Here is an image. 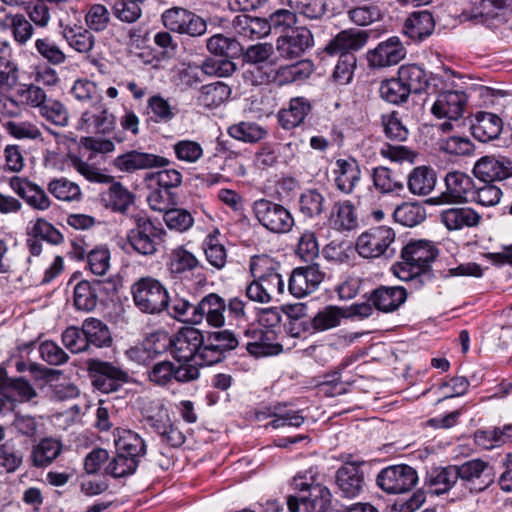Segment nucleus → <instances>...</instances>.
Segmentation results:
<instances>
[{"mask_svg": "<svg viewBox=\"0 0 512 512\" xmlns=\"http://www.w3.org/2000/svg\"><path fill=\"white\" fill-rule=\"evenodd\" d=\"M379 92L383 100L395 105L405 103L410 96L409 90L397 77L382 81Z\"/></svg>", "mask_w": 512, "mask_h": 512, "instance_id": "obj_53", "label": "nucleus"}, {"mask_svg": "<svg viewBox=\"0 0 512 512\" xmlns=\"http://www.w3.org/2000/svg\"><path fill=\"white\" fill-rule=\"evenodd\" d=\"M98 302L97 288L94 283L83 280L74 288V305L77 310L90 312Z\"/></svg>", "mask_w": 512, "mask_h": 512, "instance_id": "obj_49", "label": "nucleus"}, {"mask_svg": "<svg viewBox=\"0 0 512 512\" xmlns=\"http://www.w3.org/2000/svg\"><path fill=\"white\" fill-rule=\"evenodd\" d=\"M206 261L216 270H222L227 263V250L219 240L216 231L207 235L203 243Z\"/></svg>", "mask_w": 512, "mask_h": 512, "instance_id": "obj_45", "label": "nucleus"}, {"mask_svg": "<svg viewBox=\"0 0 512 512\" xmlns=\"http://www.w3.org/2000/svg\"><path fill=\"white\" fill-rule=\"evenodd\" d=\"M467 5L463 9L460 18L462 21H474L486 23L512 6V0H465Z\"/></svg>", "mask_w": 512, "mask_h": 512, "instance_id": "obj_14", "label": "nucleus"}, {"mask_svg": "<svg viewBox=\"0 0 512 512\" xmlns=\"http://www.w3.org/2000/svg\"><path fill=\"white\" fill-rule=\"evenodd\" d=\"M39 111L43 118L56 126L64 127L68 124V111L60 101L47 100Z\"/></svg>", "mask_w": 512, "mask_h": 512, "instance_id": "obj_64", "label": "nucleus"}, {"mask_svg": "<svg viewBox=\"0 0 512 512\" xmlns=\"http://www.w3.org/2000/svg\"><path fill=\"white\" fill-rule=\"evenodd\" d=\"M35 49L43 59L53 65H61L66 61V54L48 37L37 39Z\"/></svg>", "mask_w": 512, "mask_h": 512, "instance_id": "obj_62", "label": "nucleus"}, {"mask_svg": "<svg viewBox=\"0 0 512 512\" xmlns=\"http://www.w3.org/2000/svg\"><path fill=\"white\" fill-rule=\"evenodd\" d=\"M406 56V49L397 36L380 42L367 52L369 67L382 69L398 64Z\"/></svg>", "mask_w": 512, "mask_h": 512, "instance_id": "obj_12", "label": "nucleus"}, {"mask_svg": "<svg viewBox=\"0 0 512 512\" xmlns=\"http://www.w3.org/2000/svg\"><path fill=\"white\" fill-rule=\"evenodd\" d=\"M11 189L29 206L37 210H47L51 201L45 191L27 179L14 176L10 179Z\"/></svg>", "mask_w": 512, "mask_h": 512, "instance_id": "obj_23", "label": "nucleus"}, {"mask_svg": "<svg viewBox=\"0 0 512 512\" xmlns=\"http://www.w3.org/2000/svg\"><path fill=\"white\" fill-rule=\"evenodd\" d=\"M418 476L414 468L408 465H392L382 469L377 477V486L388 494H400L410 491L417 483Z\"/></svg>", "mask_w": 512, "mask_h": 512, "instance_id": "obj_7", "label": "nucleus"}, {"mask_svg": "<svg viewBox=\"0 0 512 512\" xmlns=\"http://www.w3.org/2000/svg\"><path fill=\"white\" fill-rule=\"evenodd\" d=\"M440 219L448 230L457 231L477 227L482 217L470 207H457L443 210Z\"/></svg>", "mask_w": 512, "mask_h": 512, "instance_id": "obj_25", "label": "nucleus"}, {"mask_svg": "<svg viewBox=\"0 0 512 512\" xmlns=\"http://www.w3.org/2000/svg\"><path fill=\"white\" fill-rule=\"evenodd\" d=\"M88 365L93 386L103 393L117 391L127 381L126 373L110 363L91 360Z\"/></svg>", "mask_w": 512, "mask_h": 512, "instance_id": "obj_13", "label": "nucleus"}, {"mask_svg": "<svg viewBox=\"0 0 512 512\" xmlns=\"http://www.w3.org/2000/svg\"><path fill=\"white\" fill-rule=\"evenodd\" d=\"M48 191L62 201L80 200L81 190L79 186L66 178L54 179L48 185Z\"/></svg>", "mask_w": 512, "mask_h": 512, "instance_id": "obj_57", "label": "nucleus"}, {"mask_svg": "<svg viewBox=\"0 0 512 512\" xmlns=\"http://www.w3.org/2000/svg\"><path fill=\"white\" fill-rule=\"evenodd\" d=\"M133 228L130 230V246L142 255H152L156 252L157 228L146 217L133 216Z\"/></svg>", "mask_w": 512, "mask_h": 512, "instance_id": "obj_18", "label": "nucleus"}, {"mask_svg": "<svg viewBox=\"0 0 512 512\" xmlns=\"http://www.w3.org/2000/svg\"><path fill=\"white\" fill-rule=\"evenodd\" d=\"M168 267L173 274L191 272L203 267L198 258L184 246L173 249L169 255Z\"/></svg>", "mask_w": 512, "mask_h": 512, "instance_id": "obj_44", "label": "nucleus"}, {"mask_svg": "<svg viewBox=\"0 0 512 512\" xmlns=\"http://www.w3.org/2000/svg\"><path fill=\"white\" fill-rule=\"evenodd\" d=\"M254 341L246 343L247 351L255 356H270L276 355L282 351V346L278 343H273L274 332L273 331H263V330H255Z\"/></svg>", "mask_w": 512, "mask_h": 512, "instance_id": "obj_43", "label": "nucleus"}, {"mask_svg": "<svg viewBox=\"0 0 512 512\" xmlns=\"http://www.w3.org/2000/svg\"><path fill=\"white\" fill-rule=\"evenodd\" d=\"M225 310V300L216 293H210L193 308L191 324H200L205 318L210 326L222 327L225 324Z\"/></svg>", "mask_w": 512, "mask_h": 512, "instance_id": "obj_15", "label": "nucleus"}, {"mask_svg": "<svg viewBox=\"0 0 512 512\" xmlns=\"http://www.w3.org/2000/svg\"><path fill=\"white\" fill-rule=\"evenodd\" d=\"M0 29L8 30L13 40L20 46L31 40L34 34L32 23L22 13H8L0 21Z\"/></svg>", "mask_w": 512, "mask_h": 512, "instance_id": "obj_29", "label": "nucleus"}, {"mask_svg": "<svg viewBox=\"0 0 512 512\" xmlns=\"http://www.w3.org/2000/svg\"><path fill=\"white\" fill-rule=\"evenodd\" d=\"M233 28L240 37L249 40L262 38L270 32L267 20L249 15L236 16L233 20Z\"/></svg>", "mask_w": 512, "mask_h": 512, "instance_id": "obj_34", "label": "nucleus"}, {"mask_svg": "<svg viewBox=\"0 0 512 512\" xmlns=\"http://www.w3.org/2000/svg\"><path fill=\"white\" fill-rule=\"evenodd\" d=\"M335 184L339 191L351 194L361 179V170L355 159H338L336 161Z\"/></svg>", "mask_w": 512, "mask_h": 512, "instance_id": "obj_28", "label": "nucleus"}, {"mask_svg": "<svg viewBox=\"0 0 512 512\" xmlns=\"http://www.w3.org/2000/svg\"><path fill=\"white\" fill-rule=\"evenodd\" d=\"M288 6L308 19H320L327 10L326 0H287Z\"/></svg>", "mask_w": 512, "mask_h": 512, "instance_id": "obj_55", "label": "nucleus"}, {"mask_svg": "<svg viewBox=\"0 0 512 512\" xmlns=\"http://www.w3.org/2000/svg\"><path fill=\"white\" fill-rule=\"evenodd\" d=\"M329 223L338 231H350L358 226L355 206L349 200L336 202L331 210Z\"/></svg>", "mask_w": 512, "mask_h": 512, "instance_id": "obj_32", "label": "nucleus"}, {"mask_svg": "<svg viewBox=\"0 0 512 512\" xmlns=\"http://www.w3.org/2000/svg\"><path fill=\"white\" fill-rule=\"evenodd\" d=\"M372 180L376 190L382 194H399L404 190L403 177L384 166L372 170Z\"/></svg>", "mask_w": 512, "mask_h": 512, "instance_id": "obj_39", "label": "nucleus"}, {"mask_svg": "<svg viewBox=\"0 0 512 512\" xmlns=\"http://www.w3.org/2000/svg\"><path fill=\"white\" fill-rule=\"evenodd\" d=\"M437 182L436 171L428 166L415 167L407 177L409 191L418 196H426L431 193Z\"/></svg>", "mask_w": 512, "mask_h": 512, "instance_id": "obj_31", "label": "nucleus"}, {"mask_svg": "<svg viewBox=\"0 0 512 512\" xmlns=\"http://www.w3.org/2000/svg\"><path fill=\"white\" fill-rule=\"evenodd\" d=\"M231 95V88L224 82L217 81L201 87L197 97L198 104L205 108H216L226 102Z\"/></svg>", "mask_w": 512, "mask_h": 512, "instance_id": "obj_40", "label": "nucleus"}, {"mask_svg": "<svg viewBox=\"0 0 512 512\" xmlns=\"http://www.w3.org/2000/svg\"><path fill=\"white\" fill-rule=\"evenodd\" d=\"M162 22L169 31L191 37L201 36L207 30L206 21L202 17L181 7L166 10L162 14Z\"/></svg>", "mask_w": 512, "mask_h": 512, "instance_id": "obj_8", "label": "nucleus"}, {"mask_svg": "<svg viewBox=\"0 0 512 512\" xmlns=\"http://www.w3.org/2000/svg\"><path fill=\"white\" fill-rule=\"evenodd\" d=\"M85 23L90 31L102 32L110 23V12L103 4H92L85 15Z\"/></svg>", "mask_w": 512, "mask_h": 512, "instance_id": "obj_61", "label": "nucleus"}, {"mask_svg": "<svg viewBox=\"0 0 512 512\" xmlns=\"http://www.w3.org/2000/svg\"><path fill=\"white\" fill-rule=\"evenodd\" d=\"M397 78L409 90L410 94H418L428 86L425 70L416 64H407L399 67Z\"/></svg>", "mask_w": 512, "mask_h": 512, "instance_id": "obj_41", "label": "nucleus"}, {"mask_svg": "<svg viewBox=\"0 0 512 512\" xmlns=\"http://www.w3.org/2000/svg\"><path fill=\"white\" fill-rule=\"evenodd\" d=\"M79 126L86 132L107 134L115 126V117L100 103L93 111L87 110L82 113Z\"/></svg>", "mask_w": 512, "mask_h": 512, "instance_id": "obj_26", "label": "nucleus"}, {"mask_svg": "<svg viewBox=\"0 0 512 512\" xmlns=\"http://www.w3.org/2000/svg\"><path fill=\"white\" fill-rule=\"evenodd\" d=\"M440 149L454 156H469L473 154L475 145L468 137L453 135L441 139Z\"/></svg>", "mask_w": 512, "mask_h": 512, "instance_id": "obj_59", "label": "nucleus"}, {"mask_svg": "<svg viewBox=\"0 0 512 512\" xmlns=\"http://www.w3.org/2000/svg\"><path fill=\"white\" fill-rule=\"evenodd\" d=\"M134 304L144 313L157 314L168 307L169 296L165 287L157 280L143 278L133 285Z\"/></svg>", "mask_w": 512, "mask_h": 512, "instance_id": "obj_3", "label": "nucleus"}, {"mask_svg": "<svg viewBox=\"0 0 512 512\" xmlns=\"http://www.w3.org/2000/svg\"><path fill=\"white\" fill-rule=\"evenodd\" d=\"M407 298L406 289L401 286H380L370 297L373 306L382 312L397 310Z\"/></svg>", "mask_w": 512, "mask_h": 512, "instance_id": "obj_27", "label": "nucleus"}, {"mask_svg": "<svg viewBox=\"0 0 512 512\" xmlns=\"http://www.w3.org/2000/svg\"><path fill=\"white\" fill-rule=\"evenodd\" d=\"M71 94L80 102L100 104L102 97L97 85L88 79H78L71 88Z\"/></svg>", "mask_w": 512, "mask_h": 512, "instance_id": "obj_60", "label": "nucleus"}, {"mask_svg": "<svg viewBox=\"0 0 512 512\" xmlns=\"http://www.w3.org/2000/svg\"><path fill=\"white\" fill-rule=\"evenodd\" d=\"M473 137L483 143L498 139L503 130V120L492 112L479 111L470 127Z\"/></svg>", "mask_w": 512, "mask_h": 512, "instance_id": "obj_22", "label": "nucleus"}, {"mask_svg": "<svg viewBox=\"0 0 512 512\" xmlns=\"http://www.w3.org/2000/svg\"><path fill=\"white\" fill-rule=\"evenodd\" d=\"M59 33L67 44L78 53H89L95 45L91 31L68 19H59Z\"/></svg>", "mask_w": 512, "mask_h": 512, "instance_id": "obj_20", "label": "nucleus"}, {"mask_svg": "<svg viewBox=\"0 0 512 512\" xmlns=\"http://www.w3.org/2000/svg\"><path fill=\"white\" fill-rule=\"evenodd\" d=\"M396 222L407 227H414L424 221L425 208L417 203H403L393 213Z\"/></svg>", "mask_w": 512, "mask_h": 512, "instance_id": "obj_52", "label": "nucleus"}, {"mask_svg": "<svg viewBox=\"0 0 512 512\" xmlns=\"http://www.w3.org/2000/svg\"><path fill=\"white\" fill-rule=\"evenodd\" d=\"M253 212L261 225L274 233H286L294 225L292 215L284 206L267 199L255 201Z\"/></svg>", "mask_w": 512, "mask_h": 512, "instance_id": "obj_6", "label": "nucleus"}, {"mask_svg": "<svg viewBox=\"0 0 512 512\" xmlns=\"http://www.w3.org/2000/svg\"><path fill=\"white\" fill-rule=\"evenodd\" d=\"M396 233L386 225L373 226L356 240V251L365 259L390 260L396 255Z\"/></svg>", "mask_w": 512, "mask_h": 512, "instance_id": "obj_2", "label": "nucleus"}, {"mask_svg": "<svg viewBox=\"0 0 512 512\" xmlns=\"http://www.w3.org/2000/svg\"><path fill=\"white\" fill-rule=\"evenodd\" d=\"M466 103L467 96L463 91H444L438 95L431 112L439 118L457 120L463 115Z\"/></svg>", "mask_w": 512, "mask_h": 512, "instance_id": "obj_21", "label": "nucleus"}, {"mask_svg": "<svg viewBox=\"0 0 512 512\" xmlns=\"http://www.w3.org/2000/svg\"><path fill=\"white\" fill-rule=\"evenodd\" d=\"M502 197V190L492 182H484L483 185L473 188L470 200L485 207L497 205Z\"/></svg>", "mask_w": 512, "mask_h": 512, "instance_id": "obj_56", "label": "nucleus"}, {"mask_svg": "<svg viewBox=\"0 0 512 512\" xmlns=\"http://www.w3.org/2000/svg\"><path fill=\"white\" fill-rule=\"evenodd\" d=\"M314 66L309 60H302L292 65L279 67L272 81L278 86H284L293 82L307 79L313 72Z\"/></svg>", "mask_w": 512, "mask_h": 512, "instance_id": "obj_36", "label": "nucleus"}, {"mask_svg": "<svg viewBox=\"0 0 512 512\" xmlns=\"http://www.w3.org/2000/svg\"><path fill=\"white\" fill-rule=\"evenodd\" d=\"M228 134L236 140L253 144L264 139L268 132L257 123L242 121L231 125L228 128Z\"/></svg>", "mask_w": 512, "mask_h": 512, "instance_id": "obj_46", "label": "nucleus"}, {"mask_svg": "<svg viewBox=\"0 0 512 512\" xmlns=\"http://www.w3.org/2000/svg\"><path fill=\"white\" fill-rule=\"evenodd\" d=\"M458 479L471 493H479L489 488L496 479L494 467L480 458L456 465Z\"/></svg>", "mask_w": 512, "mask_h": 512, "instance_id": "obj_5", "label": "nucleus"}, {"mask_svg": "<svg viewBox=\"0 0 512 512\" xmlns=\"http://www.w3.org/2000/svg\"><path fill=\"white\" fill-rule=\"evenodd\" d=\"M349 315L343 308L327 306L315 315L312 326L318 331H325L338 326L341 320Z\"/></svg>", "mask_w": 512, "mask_h": 512, "instance_id": "obj_51", "label": "nucleus"}, {"mask_svg": "<svg viewBox=\"0 0 512 512\" xmlns=\"http://www.w3.org/2000/svg\"><path fill=\"white\" fill-rule=\"evenodd\" d=\"M357 58L354 53H344L339 56L332 74L334 82L347 85L351 82L356 68Z\"/></svg>", "mask_w": 512, "mask_h": 512, "instance_id": "obj_58", "label": "nucleus"}, {"mask_svg": "<svg viewBox=\"0 0 512 512\" xmlns=\"http://www.w3.org/2000/svg\"><path fill=\"white\" fill-rule=\"evenodd\" d=\"M368 34L365 31L348 29L338 33L325 47L330 55L353 53L360 50L367 42Z\"/></svg>", "mask_w": 512, "mask_h": 512, "instance_id": "obj_24", "label": "nucleus"}, {"mask_svg": "<svg viewBox=\"0 0 512 512\" xmlns=\"http://www.w3.org/2000/svg\"><path fill=\"white\" fill-rule=\"evenodd\" d=\"M62 452L60 440L45 437L41 439L31 450L32 465L38 468L50 465Z\"/></svg>", "mask_w": 512, "mask_h": 512, "instance_id": "obj_35", "label": "nucleus"}, {"mask_svg": "<svg viewBox=\"0 0 512 512\" xmlns=\"http://www.w3.org/2000/svg\"><path fill=\"white\" fill-rule=\"evenodd\" d=\"M433 16L428 11H419L411 14L404 23L403 32L414 41H422L434 31Z\"/></svg>", "mask_w": 512, "mask_h": 512, "instance_id": "obj_30", "label": "nucleus"}, {"mask_svg": "<svg viewBox=\"0 0 512 512\" xmlns=\"http://www.w3.org/2000/svg\"><path fill=\"white\" fill-rule=\"evenodd\" d=\"M473 174L483 182L502 181L512 176V161L504 156H483L476 161Z\"/></svg>", "mask_w": 512, "mask_h": 512, "instance_id": "obj_17", "label": "nucleus"}, {"mask_svg": "<svg viewBox=\"0 0 512 512\" xmlns=\"http://www.w3.org/2000/svg\"><path fill=\"white\" fill-rule=\"evenodd\" d=\"M457 480L456 465L436 467L428 472L426 485L431 493L439 495L448 492Z\"/></svg>", "mask_w": 512, "mask_h": 512, "instance_id": "obj_33", "label": "nucleus"}, {"mask_svg": "<svg viewBox=\"0 0 512 512\" xmlns=\"http://www.w3.org/2000/svg\"><path fill=\"white\" fill-rule=\"evenodd\" d=\"M26 235V247L30 255L35 257L42 253V241L52 245H60L64 242L63 234L44 218H37L30 222Z\"/></svg>", "mask_w": 512, "mask_h": 512, "instance_id": "obj_10", "label": "nucleus"}, {"mask_svg": "<svg viewBox=\"0 0 512 512\" xmlns=\"http://www.w3.org/2000/svg\"><path fill=\"white\" fill-rule=\"evenodd\" d=\"M163 221L171 230L184 232L190 229L194 224L191 213L180 208L168 209L164 212Z\"/></svg>", "mask_w": 512, "mask_h": 512, "instance_id": "obj_63", "label": "nucleus"}, {"mask_svg": "<svg viewBox=\"0 0 512 512\" xmlns=\"http://www.w3.org/2000/svg\"><path fill=\"white\" fill-rule=\"evenodd\" d=\"M313 45V35L305 27H298L289 34L277 39L276 49L279 55L285 59L300 57Z\"/></svg>", "mask_w": 512, "mask_h": 512, "instance_id": "obj_19", "label": "nucleus"}, {"mask_svg": "<svg viewBox=\"0 0 512 512\" xmlns=\"http://www.w3.org/2000/svg\"><path fill=\"white\" fill-rule=\"evenodd\" d=\"M145 415L150 426L160 435L165 433L168 426L172 423L167 409L160 401H150L147 406L143 408Z\"/></svg>", "mask_w": 512, "mask_h": 512, "instance_id": "obj_50", "label": "nucleus"}, {"mask_svg": "<svg viewBox=\"0 0 512 512\" xmlns=\"http://www.w3.org/2000/svg\"><path fill=\"white\" fill-rule=\"evenodd\" d=\"M114 434L116 455L108 463L105 472L113 478H122L128 475V441L124 435Z\"/></svg>", "mask_w": 512, "mask_h": 512, "instance_id": "obj_38", "label": "nucleus"}, {"mask_svg": "<svg viewBox=\"0 0 512 512\" xmlns=\"http://www.w3.org/2000/svg\"><path fill=\"white\" fill-rule=\"evenodd\" d=\"M325 197L315 189H310L301 194L299 208L301 213L309 218L321 215L324 211Z\"/></svg>", "mask_w": 512, "mask_h": 512, "instance_id": "obj_54", "label": "nucleus"}, {"mask_svg": "<svg viewBox=\"0 0 512 512\" xmlns=\"http://www.w3.org/2000/svg\"><path fill=\"white\" fill-rule=\"evenodd\" d=\"M351 455L344 460L335 474V483L341 497L355 498L361 494L365 485V475L361 466L363 461L351 460Z\"/></svg>", "mask_w": 512, "mask_h": 512, "instance_id": "obj_9", "label": "nucleus"}, {"mask_svg": "<svg viewBox=\"0 0 512 512\" xmlns=\"http://www.w3.org/2000/svg\"><path fill=\"white\" fill-rule=\"evenodd\" d=\"M311 110L308 100L297 97L290 100L289 107L282 109L278 114L280 125L284 129H292L300 125Z\"/></svg>", "mask_w": 512, "mask_h": 512, "instance_id": "obj_37", "label": "nucleus"}, {"mask_svg": "<svg viewBox=\"0 0 512 512\" xmlns=\"http://www.w3.org/2000/svg\"><path fill=\"white\" fill-rule=\"evenodd\" d=\"M88 349L91 346L102 348L111 344L112 338L109 328L97 318H87L82 322Z\"/></svg>", "mask_w": 512, "mask_h": 512, "instance_id": "obj_42", "label": "nucleus"}, {"mask_svg": "<svg viewBox=\"0 0 512 512\" xmlns=\"http://www.w3.org/2000/svg\"><path fill=\"white\" fill-rule=\"evenodd\" d=\"M445 190L436 199V203L467 202L473 192V179L460 171H452L444 178Z\"/></svg>", "mask_w": 512, "mask_h": 512, "instance_id": "obj_16", "label": "nucleus"}, {"mask_svg": "<svg viewBox=\"0 0 512 512\" xmlns=\"http://www.w3.org/2000/svg\"><path fill=\"white\" fill-rule=\"evenodd\" d=\"M162 337L165 343L162 345L164 349L167 345L171 347V354L179 362L194 361L196 363L198 351L203 344V334L194 327L181 328L172 338H168L166 334H158V338Z\"/></svg>", "mask_w": 512, "mask_h": 512, "instance_id": "obj_4", "label": "nucleus"}, {"mask_svg": "<svg viewBox=\"0 0 512 512\" xmlns=\"http://www.w3.org/2000/svg\"><path fill=\"white\" fill-rule=\"evenodd\" d=\"M437 255L438 250L432 242L410 241L401 249V260L392 266L393 274L418 289L430 279L431 264Z\"/></svg>", "mask_w": 512, "mask_h": 512, "instance_id": "obj_1", "label": "nucleus"}, {"mask_svg": "<svg viewBox=\"0 0 512 512\" xmlns=\"http://www.w3.org/2000/svg\"><path fill=\"white\" fill-rule=\"evenodd\" d=\"M207 49L210 53L225 58H234L242 52V47L236 39L222 34L210 37L207 40Z\"/></svg>", "mask_w": 512, "mask_h": 512, "instance_id": "obj_48", "label": "nucleus"}, {"mask_svg": "<svg viewBox=\"0 0 512 512\" xmlns=\"http://www.w3.org/2000/svg\"><path fill=\"white\" fill-rule=\"evenodd\" d=\"M332 502L330 490L323 485L314 486L308 495L301 496V503L306 512H327Z\"/></svg>", "mask_w": 512, "mask_h": 512, "instance_id": "obj_47", "label": "nucleus"}, {"mask_svg": "<svg viewBox=\"0 0 512 512\" xmlns=\"http://www.w3.org/2000/svg\"><path fill=\"white\" fill-rule=\"evenodd\" d=\"M324 278L325 272L317 263L295 268L289 278V292L296 298H302L314 292Z\"/></svg>", "mask_w": 512, "mask_h": 512, "instance_id": "obj_11", "label": "nucleus"}]
</instances>
